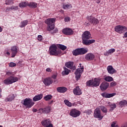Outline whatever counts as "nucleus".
Masks as SVG:
<instances>
[{
	"label": "nucleus",
	"instance_id": "4468645a",
	"mask_svg": "<svg viewBox=\"0 0 127 127\" xmlns=\"http://www.w3.org/2000/svg\"><path fill=\"white\" fill-rule=\"evenodd\" d=\"M109 86H110V84L104 81L101 84L100 88L101 91H106V90L109 88Z\"/></svg>",
	"mask_w": 127,
	"mask_h": 127
},
{
	"label": "nucleus",
	"instance_id": "a18cd8bd",
	"mask_svg": "<svg viewBox=\"0 0 127 127\" xmlns=\"http://www.w3.org/2000/svg\"><path fill=\"white\" fill-rule=\"evenodd\" d=\"M58 32V29L57 28H54V30L51 31L52 34H55V33H57Z\"/></svg>",
	"mask_w": 127,
	"mask_h": 127
},
{
	"label": "nucleus",
	"instance_id": "680f3d73",
	"mask_svg": "<svg viewBox=\"0 0 127 127\" xmlns=\"http://www.w3.org/2000/svg\"><path fill=\"white\" fill-rule=\"evenodd\" d=\"M96 2H97V3H100V2H101V1L97 0Z\"/></svg>",
	"mask_w": 127,
	"mask_h": 127
},
{
	"label": "nucleus",
	"instance_id": "e433bc0d",
	"mask_svg": "<svg viewBox=\"0 0 127 127\" xmlns=\"http://www.w3.org/2000/svg\"><path fill=\"white\" fill-rule=\"evenodd\" d=\"M27 23H28V20H24L21 22V25L20 26V27L22 28L23 27H24L26 25H27Z\"/></svg>",
	"mask_w": 127,
	"mask_h": 127
},
{
	"label": "nucleus",
	"instance_id": "bf43d9fd",
	"mask_svg": "<svg viewBox=\"0 0 127 127\" xmlns=\"http://www.w3.org/2000/svg\"><path fill=\"white\" fill-rule=\"evenodd\" d=\"M124 37H126V38L127 37V32H126V33L124 34Z\"/></svg>",
	"mask_w": 127,
	"mask_h": 127
},
{
	"label": "nucleus",
	"instance_id": "58836bf2",
	"mask_svg": "<svg viewBox=\"0 0 127 127\" xmlns=\"http://www.w3.org/2000/svg\"><path fill=\"white\" fill-rule=\"evenodd\" d=\"M64 103L65 105L67 106V107H72V103H71V102H70L69 101H68L67 100L65 99L64 100Z\"/></svg>",
	"mask_w": 127,
	"mask_h": 127
},
{
	"label": "nucleus",
	"instance_id": "de8ad7c7",
	"mask_svg": "<svg viewBox=\"0 0 127 127\" xmlns=\"http://www.w3.org/2000/svg\"><path fill=\"white\" fill-rule=\"evenodd\" d=\"M84 114H86V115H91V114H92V111L91 110H86L85 111H84Z\"/></svg>",
	"mask_w": 127,
	"mask_h": 127
},
{
	"label": "nucleus",
	"instance_id": "774afa93",
	"mask_svg": "<svg viewBox=\"0 0 127 127\" xmlns=\"http://www.w3.org/2000/svg\"><path fill=\"white\" fill-rule=\"evenodd\" d=\"M80 67H82V64H79Z\"/></svg>",
	"mask_w": 127,
	"mask_h": 127
},
{
	"label": "nucleus",
	"instance_id": "f257e3e1",
	"mask_svg": "<svg viewBox=\"0 0 127 127\" xmlns=\"http://www.w3.org/2000/svg\"><path fill=\"white\" fill-rule=\"evenodd\" d=\"M92 35L89 31H86L82 35V43L84 45H90L92 43H95V40H88L91 38Z\"/></svg>",
	"mask_w": 127,
	"mask_h": 127
},
{
	"label": "nucleus",
	"instance_id": "5701e85b",
	"mask_svg": "<svg viewBox=\"0 0 127 127\" xmlns=\"http://www.w3.org/2000/svg\"><path fill=\"white\" fill-rule=\"evenodd\" d=\"M123 27L122 25H118L116 26L115 27V30L116 32H118V33H120V34H122L123 33Z\"/></svg>",
	"mask_w": 127,
	"mask_h": 127
},
{
	"label": "nucleus",
	"instance_id": "2eb2a0df",
	"mask_svg": "<svg viewBox=\"0 0 127 127\" xmlns=\"http://www.w3.org/2000/svg\"><path fill=\"white\" fill-rule=\"evenodd\" d=\"M88 21L91 23L93 24H98L99 23V20L98 19L93 17V16H90L88 17Z\"/></svg>",
	"mask_w": 127,
	"mask_h": 127
},
{
	"label": "nucleus",
	"instance_id": "20e7f679",
	"mask_svg": "<svg viewBox=\"0 0 127 127\" xmlns=\"http://www.w3.org/2000/svg\"><path fill=\"white\" fill-rule=\"evenodd\" d=\"M61 50H57V46L55 45H53L50 47V55L58 56V55H60L61 54Z\"/></svg>",
	"mask_w": 127,
	"mask_h": 127
},
{
	"label": "nucleus",
	"instance_id": "2f4dec72",
	"mask_svg": "<svg viewBox=\"0 0 127 127\" xmlns=\"http://www.w3.org/2000/svg\"><path fill=\"white\" fill-rule=\"evenodd\" d=\"M127 104V100H123L119 102V106L120 108H123V107H125L126 105Z\"/></svg>",
	"mask_w": 127,
	"mask_h": 127
},
{
	"label": "nucleus",
	"instance_id": "f3484780",
	"mask_svg": "<svg viewBox=\"0 0 127 127\" xmlns=\"http://www.w3.org/2000/svg\"><path fill=\"white\" fill-rule=\"evenodd\" d=\"M117 95V93H103L101 94V96H103V98H113L114 96H116Z\"/></svg>",
	"mask_w": 127,
	"mask_h": 127
},
{
	"label": "nucleus",
	"instance_id": "a878e982",
	"mask_svg": "<svg viewBox=\"0 0 127 127\" xmlns=\"http://www.w3.org/2000/svg\"><path fill=\"white\" fill-rule=\"evenodd\" d=\"M57 90L59 93H65V92H67V88L65 87H58Z\"/></svg>",
	"mask_w": 127,
	"mask_h": 127
},
{
	"label": "nucleus",
	"instance_id": "7c9ffc66",
	"mask_svg": "<svg viewBox=\"0 0 127 127\" xmlns=\"http://www.w3.org/2000/svg\"><path fill=\"white\" fill-rule=\"evenodd\" d=\"M109 106L110 107V111L112 112V111L114 110L115 109H116V108H117V104H115V103H112V104H111V103H109Z\"/></svg>",
	"mask_w": 127,
	"mask_h": 127
},
{
	"label": "nucleus",
	"instance_id": "423d86ee",
	"mask_svg": "<svg viewBox=\"0 0 127 127\" xmlns=\"http://www.w3.org/2000/svg\"><path fill=\"white\" fill-rule=\"evenodd\" d=\"M23 105H24L26 108L29 109L34 105V102H33L32 99L30 98H26L24 100Z\"/></svg>",
	"mask_w": 127,
	"mask_h": 127
},
{
	"label": "nucleus",
	"instance_id": "39448f33",
	"mask_svg": "<svg viewBox=\"0 0 127 127\" xmlns=\"http://www.w3.org/2000/svg\"><path fill=\"white\" fill-rule=\"evenodd\" d=\"M18 81V78L16 76H9V77L6 78L4 81L3 83L5 85H10L12 83H15Z\"/></svg>",
	"mask_w": 127,
	"mask_h": 127
},
{
	"label": "nucleus",
	"instance_id": "cd10ccee",
	"mask_svg": "<svg viewBox=\"0 0 127 127\" xmlns=\"http://www.w3.org/2000/svg\"><path fill=\"white\" fill-rule=\"evenodd\" d=\"M28 6L30 7V8H36V7H37V3L34 2H31L28 3Z\"/></svg>",
	"mask_w": 127,
	"mask_h": 127
},
{
	"label": "nucleus",
	"instance_id": "864d4df0",
	"mask_svg": "<svg viewBox=\"0 0 127 127\" xmlns=\"http://www.w3.org/2000/svg\"><path fill=\"white\" fill-rule=\"evenodd\" d=\"M46 72H52V69H51V68L50 67H48L46 69Z\"/></svg>",
	"mask_w": 127,
	"mask_h": 127
},
{
	"label": "nucleus",
	"instance_id": "412c9836",
	"mask_svg": "<svg viewBox=\"0 0 127 127\" xmlns=\"http://www.w3.org/2000/svg\"><path fill=\"white\" fill-rule=\"evenodd\" d=\"M101 82V79L95 78L94 80H92V86L93 87H98L100 85Z\"/></svg>",
	"mask_w": 127,
	"mask_h": 127
},
{
	"label": "nucleus",
	"instance_id": "4c0bfd02",
	"mask_svg": "<svg viewBox=\"0 0 127 127\" xmlns=\"http://www.w3.org/2000/svg\"><path fill=\"white\" fill-rule=\"evenodd\" d=\"M58 47L62 50H66V49H67V47L64 45L59 44L58 45Z\"/></svg>",
	"mask_w": 127,
	"mask_h": 127
},
{
	"label": "nucleus",
	"instance_id": "338daca9",
	"mask_svg": "<svg viewBox=\"0 0 127 127\" xmlns=\"http://www.w3.org/2000/svg\"><path fill=\"white\" fill-rule=\"evenodd\" d=\"M1 94V89L0 88V95Z\"/></svg>",
	"mask_w": 127,
	"mask_h": 127
},
{
	"label": "nucleus",
	"instance_id": "ea45409f",
	"mask_svg": "<svg viewBox=\"0 0 127 127\" xmlns=\"http://www.w3.org/2000/svg\"><path fill=\"white\" fill-rule=\"evenodd\" d=\"M44 99L45 101H49L52 99V96L51 95H46L44 97Z\"/></svg>",
	"mask_w": 127,
	"mask_h": 127
},
{
	"label": "nucleus",
	"instance_id": "79ce46f5",
	"mask_svg": "<svg viewBox=\"0 0 127 127\" xmlns=\"http://www.w3.org/2000/svg\"><path fill=\"white\" fill-rule=\"evenodd\" d=\"M5 2V4H7V5L11 4V3H13V0H6Z\"/></svg>",
	"mask_w": 127,
	"mask_h": 127
},
{
	"label": "nucleus",
	"instance_id": "ddd939ff",
	"mask_svg": "<svg viewBox=\"0 0 127 127\" xmlns=\"http://www.w3.org/2000/svg\"><path fill=\"white\" fill-rule=\"evenodd\" d=\"M63 33L65 35H72L74 33V31L70 28H66L63 30Z\"/></svg>",
	"mask_w": 127,
	"mask_h": 127
},
{
	"label": "nucleus",
	"instance_id": "4d7b16f0",
	"mask_svg": "<svg viewBox=\"0 0 127 127\" xmlns=\"http://www.w3.org/2000/svg\"><path fill=\"white\" fill-rule=\"evenodd\" d=\"M32 112H33V113H36V112H37V109L34 108L32 109Z\"/></svg>",
	"mask_w": 127,
	"mask_h": 127
},
{
	"label": "nucleus",
	"instance_id": "c03bdc74",
	"mask_svg": "<svg viewBox=\"0 0 127 127\" xmlns=\"http://www.w3.org/2000/svg\"><path fill=\"white\" fill-rule=\"evenodd\" d=\"M110 86L111 88H112L113 87H116V86H117V82H116V81H113L110 83Z\"/></svg>",
	"mask_w": 127,
	"mask_h": 127
},
{
	"label": "nucleus",
	"instance_id": "c9c22d12",
	"mask_svg": "<svg viewBox=\"0 0 127 127\" xmlns=\"http://www.w3.org/2000/svg\"><path fill=\"white\" fill-rule=\"evenodd\" d=\"M10 9L11 10H16L17 9H18V6H11L10 7H7L6 9V11L7 10H10Z\"/></svg>",
	"mask_w": 127,
	"mask_h": 127
},
{
	"label": "nucleus",
	"instance_id": "b1692460",
	"mask_svg": "<svg viewBox=\"0 0 127 127\" xmlns=\"http://www.w3.org/2000/svg\"><path fill=\"white\" fill-rule=\"evenodd\" d=\"M42 125L43 126V127H47V126H49V125L51 124V121L50 120V119H47L41 122Z\"/></svg>",
	"mask_w": 127,
	"mask_h": 127
},
{
	"label": "nucleus",
	"instance_id": "dca6fc26",
	"mask_svg": "<svg viewBox=\"0 0 127 127\" xmlns=\"http://www.w3.org/2000/svg\"><path fill=\"white\" fill-rule=\"evenodd\" d=\"M95 59V55L92 53H88L85 56V59L87 61H92Z\"/></svg>",
	"mask_w": 127,
	"mask_h": 127
},
{
	"label": "nucleus",
	"instance_id": "8fccbe9b",
	"mask_svg": "<svg viewBox=\"0 0 127 127\" xmlns=\"http://www.w3.org/2000/svg\"><path fill=\"white\" fill-rule=\"evenodd\" d=\"M43 39V37L41 35H39L38 36V40L39 41H41Z\"/></svg>",
	"mask_w": 127,
	"mask_h": 127
},
{
	"label": "nucleus",
	"instance_id": "f8f14e48",
	"mask_svg": "<svg viewBox=\"0 0 127 127\" xmlns=\"http://www.w3.org/2000/svg\"><path fill=\"white\" fill-rule=\"evenodd\" d=\"M43 83L45 86H50L53 83V79L50 77L45 78L43 80Z\"/></svg>",
	"mask_w": 127,
	"mask_h": 127
},
{
	"label": "nucleus",
	"instance_id": "69168bd1",
	"mask_svg": "<svg viewBox=\"0 0 127 127\" xmlns=\"http://www.w3.org/2000/svg\"><path fill=\"white\" fill-rule=\"evenodd\" d=\"M10 72H8L6 73L7 75H10Z\"/></svg>",
	"mask_w": 127,
	"mask_h": 127
},
{
	"label": "nucleus",
	"instance_id": "13d9d810",
	"mask_svg": "<svg viewBox=\"0 0 127 127\" xmlns=\"http://www.w3.org/2000/svg\"><path fill=\"white\" fill-rule=\"evenodd\" d=\"M53 103H54V101L52 100L51 101L49 102V105H52V104H53Z\"/></svg>",
	"mask_w": 127,
	"mask_h": 127
},
{
	"label": "nucleus",
	"instance_id": "5fc2aeb1",
	"mask_svg": "<svg viewBox=\"0 0 127 127\" xmlns=\"http://www.w3.org/2000/svg\"><path fill=\"white\" fill-rule=\"evenodd\" d=\"M52 78L53 79H56V78H57V75H56V74H53V75L52 76Z\"/></svg>",
	"mask_w": 127,
	"mask_h": 127
},
{
	"label": "nucleus",
	"instance_id": "37998d69",
	"mask_svg": "<svg viewBox=\"0 0 127 127\" xmlns=\"http://www.w3.org/2000/svg\"><path fill=\"white\" fill-rule=\"evenodd\" d=\"M111 127H119L118 125H117V121H114L111 124Z\"/></svg>",
	"mask_w": 127,
	"mask_h": 127
},
{
	"label": "nucleus",
	"instance_id": "aec40b11",
	"mask_svg": "<svg viewBox=\"0 0 127 127\" xmlns=\"http://www.w3.org/2000/svg\"><path fill=\"white\" fill-rule=\"evenodd\" d=\"M73 94L76 95V96H80L82 95V90L80 89L79 86H76V88L73 89Z\"/></svg>",
	"mask_w": 127,
	"mask_h": 127
},
{
	"label": "nucleus",
	"instance_id": "3c124183",
	"mask_svg": "<svg viewBox=\"0 0 127 127\" xmlns=\"http://www.w3.org/2000/svg\"><path fill=\"white\" fill-rule=\"evenodd\" d=\"M64 21L65 22H68V21H70V18L69 17H66L64 18Z\"/></svg>",
	"mask_w": 127,
	"mask_h": 127
},
{
	"label": "nucleus",
	"instance_id": "0eeeda50",
	"mask_svg": "<svg viewBox=\"0 0 127 127\" xmlns=\"http://www.w3.org/2000/svg\"><path fill=\"white\" fill-rule=\"evenodd\" d=\"M80 115H81V112L76 109H73L70 111L69 115L72 118H78L80 117Z\"/></svg>",
	"mask_w": 127,
	"mask_h": 127
},
{
	"label": "nucleus",
	"instance_id": "e2e57ef3",
	"mask_svg": "<svg viewBox=\"0 0 127 127\" xmlns=\"http://www.w3.org/2000/svg\"><path fill=\"white\" fill-rule=\"evenodd\" d=\"M2 31V28L0 27V32H1Z\"/></svg>",
	"mask_w": 127,
	"mask_h": 127
},
{
	"label": "nucleus",
	"instance_id": "6e6552de",
	"mask_svg": "<svg viewBox=\"0 0 127 127\" xmlns=\"http://www.w3.org/2000/svg\"><path fill=\"white\" fill-rule=\"evenodd\" d=\"M94 117L96 119H99V120H103V118L104 116L102 115V113H101V110H100V108H97L94 113Z\"/></svg>",
	"mask_w": 127,
	"mask_h": 127
},
{
	"label": "nucleus",
	"instance_id": "603ef678",
	"mask_svg": "<svg viewBox=\"0 0 127 127\" xmlns=\"http://www.w3.org/2000/svg\"><path fill=\"white\" fill-rule=\"evenodd\" d=\"M121 127H127V123H124L123 124Z\"/></svg>",
	"mask_w": 127,
	"mask_h": 127
},
{
	"label": "nucleus",
	"instance_id": "052dcab7",
	"mask_svg": "<svg viewBox=\"0 0 127 127\" xmlns=\"http://www.w3.org/2000/svg\"><path fill=\"white\" fill-rule=\"evenodd\" d=\"M6 54H7V55H8V56L10 55V53H9V52H7Z\"/></svg>",
	"mask_w": 127,
	"mask_h": 127
},
{
	"label": "nucleus",
	"instance_id": "9d476101",
	"mask_svg": "<svg viewBox=\"0 0 127 127\" xmlns=\"http://www.w3.org/2000/svg\"><path fill=\"white\" fill-rule=\"evenodd\" d=\"M51 111V107L47 106L44 108H40L39 109V113L41 114H49Z\"/></svg>",
	"mask_w": 127,
	"mask_h": 127
},
{
	"label": "nucleus",
	"instance_id": "7ed1b4c3",
	"mask_svg": "<svg viewBox=\"0 0 127 127\" xmlns=\"http://www.w3.org/2000/svg\"><path fill=\"white\" fill-rule=\"evenodd\" d=\"M88 52V48H77L72 51V54L74 56H78L79 55H84Z\"/></svg>",
	"mask_w": 127,
	"mask_h": 127
},
{
	"label": "nucleus",
	"instance_id": "c756f323",
	"mask_svg": "<svg viewBox=\"0 0 127 127\" xmlns=\"http://www.w3.org/2000/svg\"><path fill=\"white\" fill-rule=\"evenodd\" d=\"M14 100V95L11 94L8 96V97L5 99V102H9V101H12Z\"/></svg>",
	"mask_w": 127,
	"mask_h": 127
},
{
	"label": "nucleus",
	"instance_id": "4be33fe9",
	"mask_svg": "<svg viewBox=\"0 0 127 127\" xmlns=\"http://www.w3.org/2000/svg\"><path fill=\"white\" fill-rule=\"evenodd\" d=\"M72 7V4L68 2L64 3L63 5L64 9H71Z\"/></svg>",
	"mask_w": 127,
	"mask_h": 127
},
{
	"label": "nucleus",
	"instance_id": "a19ab883",
	"mask_svg": "<svg viewBox=\"0 0 127 127\" xmlns=\"http://www.w3.org/2000/svg\"><path fill=\"white\" fill-rule=\"evenodd\" d=\"M86 86H88L90 87L91 86H93V80H89L86 82Z\"/></svg>",
	"mask_w": 127,
	"mask_h": 127
},
{
	"label": "nucleus",
	"instance_id": "9b49d317",
	"mask_svg": "<svg viewBox=\"0 0 127 127\" xmlns=\"http://www.w3.org/2000/svg\"><path fill=\"white\" fill-rule=\"evenodd\" d=\"M74 62H68L65 63V66L68 68L69 69H71V70H75L76 69V66L73 65Z\"/></svg>",
	"mask_w": 127,
	"mask_h": 127
},
{
	"label": "nucleus",
	"instance_id": "6ab92c4d",
	"mask_svg": "<svg viewBox=\"0 0 127 127\" xmlns=\"http://www.w3.org/2000/svg\"><path fill=\"white\" fill-rule=\"evenodd\" d=\"M17 48L18 47L16 46H13L11 47V51L12 52V58L15 57V56L16 55V54H17Z\"/></svg>",
	"mask_w": 127,
	"mask_h": 127
},
{
	"label": "nucleus",
	"instance_id": "a211bd4d",
	"mask_svg": "<svg viewBox=\"0 0 127 127\" xmlns=\"http://www.w3.org/2000/svg\"><path fill=\"white\" fill-rule=\"evenodd\" d=\"M107 70L109 74H111L113 75L115 73H117V70H116L112 65H109L107 67Z\"/></svg>",
	"mask_w": 127,
	"mask_h": 127
},
{
	"label": "nucleus",
	"instance_id": "393cba45",
	"mask_svg": "<svg viewBox=\"0 0 127 127\" xmlns=\"http://www.w3.org/2000/svg\"><path fill=\"white\" fill-rule=\"evenodd\" d=\"M42 98H43V94H39L33 97V101H34V102H37V101H40Z\"/></svg>",
	"mask_w": 127,
	"mask_h": 127
},
{
	"label": "nucleus",
	"instance_id": "473e14b6",
	"mask_svg": "<svg viewBox=\"0 0 127 127\" xmlns=\"http://www.w3.org/2000/svg\"><path fill=\"white\" fill-rule=\"evenodd\" d=\"M101 109L102 112H103V113H104L105 114H107V113H108V109H107L106 107L104 106H99V109Z\"/></svg>",
	"mask_w": 127,
	"mask_h": 127
},
{
	"label": "nucleus",
	"instance_id": "f704fd0d",
	"mask_svg": "<svg viewBox=\"0 0 127 127\" xmlns=\"http://www.w3.org/2000/svg\"><path fill=\"white\" fill-rule=\"evenodd\" d=\"M28 6V2H22L19 3L20 7H26V6Z\"/></svg>",
	"mask_w": 127,
	"mask_h": 127
},
{
	"label": "nucleus",
	"instance_id": "0e129e2a",
	"mask_svg": "<svg viewBox=\"0 0 127 127\" xmlns=\"http://www.w3.org/2000/svg\"><path fill=\"white\" fill-rule=\"evenodd\" d=\"M76 105H77V104H76V103H74L72 104V106H76Z\"/></svg>",
	"mask_w": 127,
	"mask_h": 127
},
{
	"label": "nucleus",
	"instance_id": "6e6d98bb",
	"mask_svg": "<svg viewBox=\"0 0 127 127\" xmlns=\"http://www.w3.org/2000/svg\"><path fill=\"white\" fill-rule=\"evenodd\" d=\"M45 127H53V125L51 123V124L46 126Z\"/></svg>",
	"mask_w": 127,
	"mask_h": 127
},
{
	"label": "nucleus",
	"instance_id": "f03ea898",
	"mask_svg": "<svg viewBox=\"0 0 127 127\" xmlns=\"http://www.w3.org/2000/svg\"><path fill=\"white\" fill-rule=\"evenodd\" d=\"M56 20V18H48L45 21V23L48 25L47 28L48 31H50L51 32L52 30L55 28Z\"/></svg>",
	"mask_w": 127,
	"mask_h": 127
},
{
	"label": "nucleus",
	"instance_id": "bb28decb",
	"mask_svg": "<svg viewBox=\"0 0 127 127\" xmlns=\"http://www.w3.org/2000/svg\"><path fill=\"white\" fill-rule=\"evenodd\" d=\"M64 70H63L62 72V74L63 75V76H65V75L69 74V73H70V72L71 71L70 69L66 68V67L65 66L64 67Z\"/></svg>",
	"mask_w": 127,
	"mask_h": 127
},
{
	"label": "nucleus",
	"instance_id": "49530a36",
	"mask_svg": "<svg viewBox=\"0 0 127 127\" xmlns=\"http://www.w3.org/2000/svg\"><path fill=\"white\" fill-rule=\"evenodd\" d=\"M16 66V64L14 63L11 62L9 64V67H15Z\"/></svg>",
	"mask_w": 127,
	"mask_h": 127
},
{
	"label": "nucleus",
	"instance_id": "1a4fd4ad",
	"mask_svg": "<svg viewBox=\"0 0 127 127\" xmlns=\"http://www.w3.org/2000/svg\"><path fill=\"white\" fill-rule=\"evenodd\" d=\"M83 72H84V67L83 66L76 69V71L74 72L76 80H79V79H80L81 74H82Z\"/></svg>",
	"mask_w": 127,
	"mask_h": 127
},
{
	"label": "nucleus",
	"instance_id": "c85d7f7f",
	"mask_svg": "<svg viewBox=\"0 0 127 127\" xmlns=\"http://www.w3.org/2000/svg\"><path fill=\"white\" fill-rule=\"evenodd\" d=\"M116 51L115 49H111L108 50L106 53L104 54L105 56H109V55H111L112 53H114Z\"/></svg>",
	"mask_w": 127,
	"mask_h": 127
},
{
	"label": "nucleus",
	"instance_id": "09e8293b",
	"mask_svg": "<svg viewBox=\"0 0 127 127\" xmlns=\"http://www.w3.org/2000/svg\"><path fill=\"white\" fill-rule=\"evenodd\" d=\"M124 32H127V27L123 26V30H122V33H124Z\"/></svg>",
	"mask_w": 127,
	"mask_h": 127
},
{
	"label": "nucleus",
	"instance_id": "72a5a7b5",
	"mask_svg": "<svg viewBox=\"0 0 127 127\" xmlns=\"http://www.w3.org/2000/svg\"><path fill=\"white\" fill-rule=\"evenodd\" d=\"M104 80L106 82H112V81H114V78L112 76H107L104 78Z\"/></svg>",
	"mask_w": 127,
	"mask_h": 127
}]
</instances>
